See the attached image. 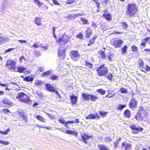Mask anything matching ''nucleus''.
<instances>
[{
	"label": "nucleus",
	"instance_id": "obj_44",
	"mask_svg": "<svg viewBox=\"0 0 150 150\" xmlns=\"http://www.w3.org/2000/svg\"><path fill=\"white\" fill-rule=\"evenodd\" d=\"M76 38L80 40H83L84 38L83 35L82 33L80 32L77 35Z\"/></svg>",
	"mask_w": 150,
	"mask_h": 150
},
{
	"label": "nucleus",
	"instance_id": "obj_49",
	"mask_svg": "<svg viewBox=\"0 0 150 150\" xmlns=\"http://www.w3.org/2000/svg\"><path fill=\"white\" fill-rule=\"evenodd\" d=\"M97 91L102 95H104L106 92L105 91L103 90L102 88L98 89L97 90Z\"/></svg>",
	"mask_w": 150,
	"mask_h": 150
},
{
	"label": "nucleus",
	"instance_id": "obj_47",
	"mask_svg": "<svg viewBox=\"0 0 150 150\" xmlns=\"http://www.w3.org/2000/svg\"><path fill=\"white\" fill-rule=\"evenodd\" d=\"M119 91H120L121 93H127L128 92L127 89L123 87L121 88L120 89Z\"/></svg>",
	"mask_w": 150,
	"mask_h": 150
},
{
	"label": "nucleus",
	"instance_id": "obj_42",
	"mask_svg": "<svg viewBox=\"0 0 150 150\" xmlns=\"http://www.w3.org/2000/svg\"><path fill=\"white\" fill-rule=\"evenodd\" d=\"M137 112L141 113L147 112L142 106H139V109L138 110Z\"/></svg>",
	"mask_w": 150,
	"mask_h": 150
},
{
	"label": "nucleus",
	"instance_id": "obj_62",
	"mask_svg": "<svg viewBox=\"0 0 150 150\" xmlns=\"http://www.w3.org/2000/svg\"><path fill=\"white\" fill-rule=\"evenodd\" d=\"M15 48H8L5 51V53H7L8 52H10V51L13 50H14Z\"/></svg>",
	"mask_w": 150,
	"mask_h": 150
},
{
	"label": "nucleus",
	"instance_id": "obj_30",
	"mask_svg": "<svg viewBox=\"0 0 150 150\" xmlns=\"http://www.w3.org/2000/svg\"><path fill=\"white\" fill-rule=\"evenodd\" d=\"M98 54H99V57L102 59H105L106 58V54L105 52L102 50L99 51L98 52Z\"/></svg>",
	"mask_w": 150,
	"mask_h": 150
},
{
	"label": "nucleus",
	"instance_id": "obj_32",
	"mask_svg": "<svg viewBox=\"0 0 150 150\" xmlns=\"http://www.w3.org/2000/svg\"><path fill=\"white\" fill-rule=\"evenodd\" d=\"M90 95L84 93H82L81 96L84 100H88L90 99Z\"/></svg>",
	"mask_w": 150,
	"mask_h": 150
},
{
	"label": "nucleus",
	"instance_id": "obj_15",
	"mask_svg": "<svg viewBox=\"0 0 150 150\" xmlns=\"http://www.w3.org/2000/svg\"><path fill=\"white\" fill-rule=\"evenodd\" d=\"M18 114L20 118L22 119L23 120H24L25 123H27L28 117L25 112L23 111H19Z\"/></svg>",
	"mask_w": 150,
	"mask_h": 150
},
{
	"label": "nucleus",
	"instance_id": "obj_4",
	"mask_svg": "<svg viewBox=\"0 0 150 150\" xmlns=\"http://www.w3.org/2000/svg\"><path fill=\"white\" fill-rule=\"evenodd\" d=\"M16 62L14 60L8 59L5 65V67L9 71H14L16 69Z\"/></svg>",
	"mask_w": 150,
	"mask_h": 150
},
{
	"label": "nucleus",
	"instance_id": "obj_33",
	"mask_svg": "<svg viewBox=\"0 0 150 150\" xmlns=\"http://www.w3.org/2000/svg\"><path fill=\"white\" fill-rule=\"evenodd\" d=\"M34 79V78L32 76H28L26 77H25L23 78V81L27 82H32Z\"/></svg>",
	"mask_w": 150,
	"mask_h": 150
},
{
	"label": "nucleus",
	"instance_id": "obj_54",
	"mask_svg": "<svg viewBox=\"0 0 150 150\" xmlns=\"http://www.w3.org/2000/svg\"><path fill=\"white\" fill-rule=\"evenodd\" d=\"M40 47V45H39V42H36L34 43L32 46V47H33L34 48H38Z\"/></svg>",
	"mask_w": 150,
	"mask_h": 150
},
{
	"label": "nucleus",
	"instance_id": "obj_48",
	"mask_svg": "<svg viewBox=\"0 0 150 150\" xmlns=\"http://www.w3.org/2000/svg\"><path fill=\"white\" fill-rule=\"evenodd\" d=\"M42 83V81L39 80L37 79L35 82V84L36 86H39L41 85Z\"/></svg>",
	"mask_w": 150,
	"mask_h": 150
},
{
	"label": "nucleus",
	"instance_id": "obj_22",
	"mask_svg": "<svg viewBox=\"0 0 150 150\" xmlns=\"http://www.w3.org/2000/svg\"><path fill=\"white\" fill-rule=\"evenodd\" d=\"M86 37V38H89L92 34V31L91 28L88 27L87 28L85 31Z\"/></svg>",
	"mask_w": 150,
	"mask_h": 150
},
{
	"label": "nucleus",
	"instance_id": "obj_35",
	"mask_svg": "<svg viewBox=\"0 0 150 150\" xmlns=\"http://www.w3.org/2000/svg\"><path fill=\"white\" fill-rule=\"evenodd\" d=\"M121 139L122 138L121 137H120L115 142L113 143V144L115 148H116L119 146V141H120L121 140Z\"/></svg>",
	"mask_w": 150,
	"mask_h": 150
},
{
	"label": "nucleus",
	"instance_id": "obj_25",
	"mask_svg": "<svg viewBox=\"0 0 150 150\" xmlns=\"http://www.w3.org/2000/svg\"><path fill=\"white\" fill-rule=\"evenodd\" d=\"M45 86L47 90L50 92H54L55 90L54 87H52L51 85L49 84H46Z\"/></svg>",
	"mask_w": 150,
	"mask_h": 150
},
{
	"label": "nucleus",
	"instance_id": "obj_11",
	"mask_svg": "<svg viewBox=\"0 0 150 150\" xmlns=\"http://www.w3.org/2000/svg\"><path fill=\"white\" fill-rule=\"evenodd\" d=\"M123 43V41L121 39H116L113 41V45L115 48H120Z\"/></svg>",
	"mask_w": 150,
	"mask_h": 150
},
{
	"label": "nucleus",
	"instance_id": "obj_29",
	"mask_svg": "<svg viewBox=\"0 0 150 150\" xmlns=\"http://www.w3.org/2000/svg\"><path fill=\"white\" fill-rule=\"evenodd\" d=\"M52 73V70H50L44 72L42 74L41 76L42 77H45L50 75Z\"/></svg>",
	"mask_w": 150,
	"mask_h": 150
},
{
	"label": "nucleus",
	"instance_id": "obj_5",
	"mask_svg": "<svg viewBox=\"0 0 150 150\" xmlns=\"http://www.w3.org/2000/svg\"><path fill=\"white\" fill-rule=\"evenodd\" d=\"M70 41L69 37L66 35H63L56 40V43L61 45H65Z\"/></svg>",
	"mask_w": 150,
	"mask_h": 150
},
{
	"label": "nucleus",
	"instance_id": "obj_60",
	"mask_svg": "<svg viewBox=\"0 0 150 150\" xmlns=\"http://www.w3.org/2000/svg\"><path fill=\"white\" fill-rule=\"evenodd\" d=\"M54 92H55V93L57 95V96L59 97V98H62L60 94H59V92L57 90H55Z\"/></svg>",
	"mask_w": 150,
	"mask_h": 150
},
{
	"label": "nucleus",
	"instance_id": "obj_21",
	"mask_svg": "<svg viewBox=\"0 0 150 150\" xmlns=\"http://www.w3.org/2000/svg\"><path fill=\"white\" fill-rule=\"evenodd\" d=\"M42 20V19L40 17H35L34 21L35 24L38 26H41L42 24L41 21Z\"/></svg>",
	"mask_w": 150,
	"mask_h": 150
},
{
	"label": "nucleus",
	"instance_id": "obj_14",
	"mask_svg": "<svg viewBox=\"0 0 150 150\" xmlns=\"http://www.w3.org/2000/svg\"><path fill=\"white\" fill-rule=\"evenodd\" d=\"M88 134L85 133L81 135V137L83 140V142L86 144L88 143V142L87 141V140H88L93 137V136L88 135Z\"/></svg>",
	"mask_w": 150,
	"mask_h": 150
},
{
	"label": "nucleus",
	"instance_id": "obj_12",
	"mask_svg": "<svg viewBox=\"0 0 150 150\" xmlns=\"http://www.w3.org/2000/svg\"><path fill=\"white\" fill-rule=\"evenodd\" d=\"M105 13L102 15V17L108 21L112 20V16L111 14L109 13L107 9L104 10Z\"/></svg>",
	"mask_w": 150,
	"mask_h": 150
},
{
	"label": "nucleus",
	"instance_id": "obj_40",
	"mask_svg": "<svg viewBox=\"0 0 150 150\" xmlns=\"http://www.w3.org/2000/svg\"><path fill=\"white\" fill-rule=\"evenodd\" d=\"M81 21L82 22V24L83 25H87L89 24V22L85 18L82 17L80 18Z\"/></svg>",
	"mask_w": 150,
	"mask_h": 150
},
{
	"label": "nucleus",
	"instance_id": "obj_46",
	"mask_svg": "<svg viewBox=\"0 0 150 150\" xmlns=\"http://www.w3.org/2000/svg\"><path fill=\"white\" fill-rule=\"evenodd\" d=\"M90 98L92 101H95L98 98V97L91 94L90 95Z\"/></svg>",
	"mask_w": 150,
	"mask_h": 150
},
{
	"label": "nucleus",
	"instance_id": "obj_61",
	"mask_svg": "<svg viewBox=\"0 0 150 150\" xmlns=\"http://www.w3.org/2000/svg\"><path fill=\"white\" fill-rule=\"evenodd\" d=\"M24 59L25 61H26V59L24 57V56L23 55L21 56L20 58H19V61L20 62H22V60Z\"/></svg>",
	"mask_w": 150,
	"mask_h": 150
},
{
	"label": "nucleus",
	"instance_id": "obj_45",
	"mask_svg": "<svg viewBox=\"0 0 150 150\" xmlns=\"http://www.w3.org/2000/svg\"><path fill=\"white\" fill-rule=\"evenodd\" d=\"M113 77V74L111 72L106 77V78L110 81H112V80Z\"/></svg>",
	"mask_w": 150,
	"mask_h": 150
},
{
	"label": "nucleus",
	"instance_id": "obj_36",
	"mask_svg": "<svg viewBox=\"0 0 150 150\" xmlns=\"http://www.w3.org/2000/svg\"><path fill=\"white\" fill-rule=\"evenodd\" d=\"M36 118L40 121L42 122H45V119L41 115H38L36 116Z\"/></svg>",
	"mask_w": 150,
	"mask_h": 150
},
{
	"label": "nucleus",
	"instance_id": "obj_50",
	"mask_svg": "<svg viewBox=\"0 0 150 150\" xmlns=\"http://www.w3.org/2000/svg\"><path fill=\"white\" fill-rule=\"evenodd\" d=\"M115 95L114 93L110 92L106 96V97L110 98L114 96Z\"/></svg>",
	"mask_w": 150,
	"mask_h": 150
},
{
	"label": "nucleus",
	"instance_id": "obj_28",
	"mask_svg": "<svg viewBox=\"0 0 150 150\" xmlns=\"http://www.w3.org/2000/svg\"><path fill=\"white\" fill-rule=\"evenodd\" d=\"M65 132L69 134H73L75 136L77 137L78 133L77 132L74 131H71L70 130H68L65 131Z\"/></svg>",
	"mask_w": 150,
	"mask_h": 150
},
{
	"label": "nucleus",
	"instance_id": "obj_37",
	"mask_svg": "<svg viewBox=\"0 0 150 150\" xmlns=\"http://www.w3.org/2000/svg\"><path fill=\"white\" fill-rule=\"evenodd\" d=\"M58 79L59 76L55 74H53L49 78V79L52 81L57 80Z\"/></svg>",
	"mask_w": 150,
	"mask_h": 150
},
{
	"label": "nucleus",
	"instance_id": "obj_53",
	"mask_svg": "<svg viewBox=\"0 0 150 150\" xmlns=\"http://www.w3.org/2000/svg\"><path fill=\"white\" fill-rule=\"evenodd\" d=\"M99 113L101 116L103 117H104L107 114L108 112H105L103 111H100L99 112Z\"/></svg>",
	"mask_w": 150,
	"mask_h": 150
},
{
	"label": "nucleus",
	"instance_id": "obj_23",
	"mask_svg": "<svg viewBox=\"0 0 150 150\" xmlns=\"http://www.w3.org/2000/svg\"><path fill=\"white\" fill-rule=\"evenodd\" d=\"M123 115L126 118H130L131 115V113L130 110L128 109H126L124 111Z\"/></svg>",
	"mask_w": 150,
	"mask_h": 150
},
{
	"label": "nucleus",
	"instance_id": "obj_41",
	"mask_svg": "<svg viewBox=\"0 0 150 150\" xmlns=\"http://www.w3.org/2000/svg\"><path fill=\"white\" fill-rule=\"evenodd\" d=\"M126 107V104H120L118 105L117 110H121Z\"/></svg>",
	"mask_w": 150,
	"mask_h": 150
},
{
	"label": "nucleus",
	"instance_id": "obj_10",
	"mask_svg": "<svg viewBox=\"0 0 150 150\" xmlns=\"http://www.w3.org/2000/svg\"><path fill=\"white\" fill-rule=\"evenodd\" d=\"M147 115V112L141 113L137 112L135 116V118L137 121H141L143 120L144 117H146Z\"/></svg>",
	"mask_w": 150,
	"mask_h": 150
},
{
	"label": "nucleus",
	"instance_id": "obj_63",
	"mask_svg": "<svg viewBox=\"0 0 150 150\" xmlns=\"http://www.w3.org/2000/svg\"><path fill=\"white\" fill-rule=\"evenodd\" d=\"M113 57V55L111 54H110L108 56V57L109 60L111 61H113L112 59Z\"/></svg>",
	"mask_w": 150,
	"mask_h": 150
},
{
	"label": "nucleus",
	"instance_id": "obj_59",
	"mask_svg": "<svg viewBox=\"0 0 150 150\" xmlns=\"http://www.w3.org/2000/svg\"><path fill=\"white\" fill-rule=\"evenodd\" d=\"M58 121L61 123L62 124H65L66 125V122H65V121L64 120L59 119L58 120Z\"/></svg>",
	"mask_w": 150,
	"mask_h": 150
},
{
	"label": "nucleus",
	"instance_id": "obj_7",
	"mask_svg": "<svg viewBox=\"0 0 150 150\" xmlns=\"http://www.w3.org/2000/svg\"><path fill=\"white\" fill-rule=\"evenodd\" d=\"M70 55L71 59L74 61H77L80 57V55L77 50L71 51Z\"/></svg>",
	"mask_w": 150,
	"mask_h": 150
},
{
	"label": "nucleus",
	"instance_id": "obj_20",
	"mask_svg": "<svg viewBox=\"0 0 150 150\" xmlns=\"http://www.w3.org/2000/svg\"><path fill=\"white\" fill-rule=\"evenodd\" d=\"M85 68L86 69H92L93 68V64L87 60L85 61Z\"/></svg>",
	"mask_w": 150,
	"mask_h": 150
},
{
	"label": "nucleus",
	"instance_id": "obj_52",
	"mask_svg": "<svg viewBox=\"0 0 150 150\" xmlns=\"http://www.w3.org/2000/svg\"><path fill=\"white\" fill-rule=\"evenodd\" d=\"M131 50L133 52H137L138 51V48L135 45H132L131 47Z\"/></svg>",
	"mask_w": 150,
	"mask_h": 150
},
{
	"label": "nucleus",
	"instance_id": "obj_19",
	"mask_svg": "<svg viewBox=\"0 0 150 150\" xmlns=\"http://www.w3.org/2000/svg\"><path fill=\"white\" fill-rule=\"evenodd\" d=\"M70 99L72 105H75L78 101V97L75 95H72L70 96Z\"/></svg>",
	"mask_w": 150,
	"mask_h": 150
},
{
	"label": "nucleus",
	"instance_id": "obj_24",
	"mask_svg": "<svg viewBox=\"0 0 150 150\" xmlns=\"http://www.w3.org/2000/svg\"><path fill=\"white\" fill-rule=\"evenodd\" d=\"M65 49H64L62 50L59 49L58 51V56L59 57H62L63 58H64L65 55Z\"/></svg>",
	"mask_w": 150,
	"mask_h": 150
},
{
	"label": "nucleus",
	"instance_id": "obj_2",
	"mask_svg": "<svg viewBox=\"0 0 150 150\" xmlns=\"http://www.w3.org/2000/svg\"><path fill=\"white\" fill-rule=\"evenodd\" d=\"M19 101L26 104H29L32 102L30 96L23 92L18 93L16 96Z\"/></svg>",
	"mask_w": 150,
	"mask_h": 150
},
{
	"label": "nucleus",
	"instance_id": "obj_55",
	"mask_svg": "<svg viewBox=\"0 0 150 150\" xmlns=\"http://www.w3.org/2000/svg\"><path fill=\"white\" fill-rule=\"evenodd\" d=\"M37 127L39 128H45L47 129H51V127H44L42 126H40L38 125H37Z\"/></svg>",
	"mask_w": 150,
	"mask_h": 150
},
{
	"label": "nucleus",
	"instance_id": "obj_26",
	"mask_svg": "<svg viewBox=\"0 0 150 150\" xmlns=\"http://www.w3.org/2000/svg\"><path fill=\"white\" fill-rule=\"evenodd\" d=\"M97 37L98 36L96 35L95 36L93 37L91 39L89 40V43L87 44L88 46H90L93 45L95 43V40L97 38Z\"/></svg>",
	"mask_w": 150,
	"mask_h": 150
},
{
	"label": "nucleus",
	"instance_id": "obj_17",
	"mask_svg": "<svg viewBox=\"0 0 150 150\" xmlns=\"http://www.w3.org/2000/svg\"><path fill=\"white\" fill-rule=\"evenodd\" d=\"M100 118V117L98 114L96 113L95 115L93 114H90L87 115L86 117V118L87 120L89 119H94L96 118L99 119Z\"/></svg>",
	"mask_w": 150,
	"mask_h": 150
},
{
	"label": "nucleus",
	"instance_id": "obj_31",
	"mask_svg": "<svg viewBox=\"0 0 150 150\" xmlns=\"http://www.w3.org/2000/svg\"><path fill=\"white\" fill-rule=\"evenodd\" d=\"M97 146L98 148V150H110L108 149L107 147L102 144H98Z\"/></svg>",
	"mask_w": 150,
	"mask_h": 150
},
{
	"label": "nucleus",
	"instance_id": "obj_9",
	"mask_svg": "<svg viewBox=\"0 0 150 150\" xmlns=\"http://www.w3.org/2000/svg\"><path fill=\"white\" fill-rule=\"evenodd\" d=\"M129 127L131 129L135 130V131H132V132L134 134H138L139 131H142L144 129L142 127H137L136 125L134 124L131 125L129 126Z\"/></svg>",
	"mask_w": 150,
	"mask_h": 150
},
{
	"label": "nucleus",
	"instance_id": "obj_39",
	"mask_svg": "<svg viewBox=\"0 0 150 150\" xmlns=\"http://www.w3.org/2000/svg\"><path fill=\"white\" fill-rule=\"evenodd\" d=\"M120 24L121 25L122 27L123 28L124 30H127L128 27V25L126 22H121Z\"/></svg>",
	"mask_w": 150,
	"mask_h": 150
},
{
	"label": "nucleus",
	"instance_id": "obj_38",
	"mask_svg": "<svg viewBox=\"0 0 150 150\" xmlns=\"http://www.w3.org/2000/svg\"><path fill=\"white\" fill-rule=\"evenodd\" d=\"M127 46L126 45H125L121 49V53L122 54H124L127 52Z\"/></svg>",
	"mask_w": 150,
	"mask_h": 150
},
{
	"label": "nucleus",
	"instance_id": "obj_34",
	"mask_svg": "<svg viewBox=\"0 0 150 150\" xmlns=\"http://www.w3.org/2000/svg\"><path fill=\"white\" fill-rule=\"evenodd\" d=\"M79 122V119L78 118H76L75 119V121H68L66 122V125H65V127H67L69 128V127L67 125L68 124H72L74 123H78Z\"/></svg>",
	"mask_w": 150,
	"mask_h": 150
},
{
	"label": "nucleus",
	"instance_id": "obj_3",
	"mask_svg": "<svg viewBox=\"0 0 150 150\" xmlns=\"http://www.w3.org/2000/svg\"><path fill=\"white\" fill-rule=\"evenodd\" d=\"M108 69L103 64L99 67L96 70L98 75L100 77L105 76L108 72Z\"/></svg>",
	"mask_w": 150,
	"mask_h": 150
},
{
	"label": "nucleus",
	"instance_id": "obj_56",
	"mask_svg": "<svg viewBox=\"0 0 150 150\" xmlns=\"http://www.w3.org/2000/svg\"><path fill=\"white\" fill-rule=\"evenodd\" d=\"M34 53L35 55L37 57H39L40 55V53L38 51H35Z\"/></svg>",
	"mask_w": 150,
	"mask_h": 150
},
{
	"label": "nucleus",
	"instance_id": "obj_43",
	"mask_svg": "<svg viewBox=\"0 0 150 150\" xmlns=\"http://www.w3.org/2000/svg\"><path fill=\"white\" fill-rule=\"evenodd\" d=\"M10 131L9 128H8L5 131H0V133L3 135H7Z\"/></svg>",
	"mask_w": 150,
	"mask_h": 150
},
{
	"label": "nucleus",
	"instance_id": "obj_8",
	"mask_svg": "<svg viewBox=\"0 0 150 150\" xmlns=\"http://www.w3.org/2000/svg\"><path fill=\"white\" fill-rule=\"evenodd\" d=\"M138 101L137 100L134 98H131L128 104L129 107L131 109H133L137 106Z\"/></svg>",
	"mask_w": 150,
	"mask_h": 150
},
{
	"label": "nucleus",
	"instance_id": "obj_58",
	"mask_svg": "<svg viewBox=\"0 0 150 150\" xmlns=\"http://www.w3.org/2000/svg\"><path fill=\"white\" fill-rule=\"evenodd\" d=\"M6 39L4 37H0V44L2 43L3 42L5 41Z\"/></svg>",
	"mask_w": 150,
	"mask_h": 150
},
{
	"label": "nucleus",
	"instance_id": "obj_27",
	"mask_svg": "<svg viewBox=\"0 0 150 150\" xmlns=\"http://www.w3.org/2000/svg\"><path fill=\"white\" fill-rule=\"evenodd\" d=\"M16 69L17 70L16 71V70L14 71L20 73H23L26 69L25 68L21 66L18 67Z\"/></svg>",
	"mask_w": 150,
	"mask_h": 150
},
{
	"label": "nucleus",
	"instance_id": "obj_6",
	"mask_svg": "<svg viewBox=\"0 0 150 150\" xmlns=\"http://www.w3.org/2000/svg\"><path fill=\"white\" fill-rule=\"evenodd\" d=\"M138 64L140 69L142 71L146 72H150V67L147 64L144 65V62L143 59H141L138 62Z\"/></svg>",
	"mask_w": 150,
	"mask_h": 150
},
{
	"label": "nucleus",
	"instance_id": "obj_57",
	"mask_svg": "<svg viewBox=\"0 0 150 150\" xmlns=\"http://www.w3.org/2000/svg\"><path fill=\"white\" fill-rule=\"evenodd\" d=\"M150 39V38L149 36L145 38H144L143 41L145 42L146 43H147L148 41Z\"/></svg>",
	"mask_w": 150,
	"mask_h": 150
},
{
	"label": "nucleus",
	"instance_id": "obj_64",
	"mask_svg": "<svg viewBox=\"0 0 150 150\" xmlns=\"http://www.w3.org/2000/svg\"><path fill=\"white\" fill-rule=\"evenodd\" d=\"M74 1V0H67V3L68 4H70L73 3Z\"/></svg>",
	"mask_w": 150,
	"mask_h": 150
},
{
	"label": "nucleus",
	"instance_id": "obj_18",
	"mask_svg": "<svg viewBox=\"0 0 150 150\" xmlns=\"http://www.w3.org/2000/svg\"><path fill=\"white\" fill-rule=\"evenodd\" d=\"M2 102L4 104L7 105L11 106L13 105L12 102L10 100V99L7 98H4L2 99Z\"/></svg>",
	"mask_w": 150,
	"mask_h": 150
},
{
	"label": "nucleus",
	"instance_id": "obj_51",
	"mask_svg": "<svg viewBox=\"0 0 150 150\" xmlns=\"http://www.w3.org/2000/svg\"><path fill=\"white\" fill-rule=\"evenodd\" d=\"M2 111L3 113L5 114H8V113L11 112L8 109L4 108L3 109Z\"/></svg>",
	"mask_w": 150,
	"mask_h": 150
},
{
	"label": "nucleus",
	"instance_id": "obj_1",
	"mask_svg": "<svg viewBox=\"0 0 150 150\" xmlns=\"http://www.w3.org/2000/svg\"><path fill=\"white\" fill-rule=\"evenodd\" d=\"M138 10L135 4L130 3L127 6L125 13L126 16L131 17L135 16L138 12Z\"/></svg>",
	"mask_w": 150,
	"mask_h": 150
},
{
	"label": "nucleus",
	"instance_id": "obj_13",
	"mask_svg": "<svg viewBox=\"0 0 150 150\" xmlns=\"http://www.w3.org/2000/svg\"><path fill=\"white\" fill-rule=\"evenodd\" d=\"M121 148L124 150H131L132 149V145L128 143L123 142L122 144Z\"/></svg>",
	"mask_w": 150,
	"mask_h": 150
},
{
	"label": "nucleus",
	"instance_id": "obj_16",
	"mask_svg": "<svg viewBox=\"0 0 150 150\" xmlns=\"http://www.w3.org/2000/svg\"><path fill=\"white\" fill-rule=\"evenodd\" d=\"M84 15L83 13H77L76 14H71L66 17V18L69 20L74 19L79 16H82Z\"/></svg>",
	"mask_w": 150,
	"mask_h": 150
}]
</instances>
